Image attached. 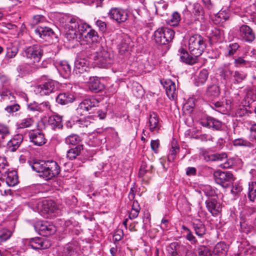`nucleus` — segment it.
Segmentation results:
<instances>
[{
	"label": "nucleus",
	"instance_id": "4be33fe9",
	"mask_svg": "<svg viewBox=\"0 0 256 256\" xmlns=\"http://www.w3.org/2000/svg\"><path fill=\"white\" fill-rule=\"evenodd\" d=\"M23 140V136L21 134L15 135L7 144V147L9 150L16 151L20 146Z\"/></svg>",
	"mask_w": 256,
	"mask_h": 256
},
{
	"label": "nucleus",
	"instance_id": "6e6d98bb",
	"mask_svg": "<svg viewBox=\"0 0 256 256\" xmlns=\"http://www.w3.org/2000/svg\"><path fill=\"white\" fill-rule=\"evenodd\" d=\"M20 109V105L17 104H14L6 106L5 108V110L8 113L12 114L18 111Z\"/></svg>",
	"mask_w": 256,
	"mask_h": 256
},
{
	"label": "nucleus",
	"instance_id": "052dcab7",
	"mask_svg": "<svg viewBox=\"0 0 256 256\" xmlns=\"http://www.w3.org/2000/svg\"><path fill=\"white\" fill-rule=\"evenodd\" d=\"M50 110V105L48 102H44L41 104H39V112H44Z\"/></svg>",
	"mask_w": 256,
	"mask_h": 256
},
{
	"label": "nucleus",
	"instance_id": "b1692460",
	"mask_svg": "<svg viewBox=\"0 0 256 256\" xmlns=\"http://www.w3.org/2000/svg\"><path fill=\"white\" fill-rule=\"evenodd\" d=\"M88 88L91 91L98 92L104 88V86L100 83L98 77H90L88 82Z\"/></svg>",
	"mask_w": 256,
	"mask_h": 256
},
{
	"label": "nucleus",
	"instance_id": "a211bd4d",
	"mask_svg": "<svg viewBox=\"0 0 256 256\" xmlns=\"http://www.w3.org/2000/svg\"><path fill=\"white\" fill-rule=\"evenodd\" d=\"M207 209L212 216H216L220 213V208L216 198H208L206 201Z\"/></svg>",
	"mask_w": 256,
	"mask_h": 256
},
{
	"label": "nucleus",
	"instance_id": "5fc2aeb1",
	"mask_svg": "<svg viewBox=\"0 0 256 256\" xmlns=\"http://www.w3.org/2000/svg\"><path fill=\"white\" fill-rule=\"evenodd\" d=\"M10 130L8 126L0 124V138L4 139L10 134Z\"/></svg>",
	"mask_w": 256,
	"mask_h": 256
},
{
	"label": "nucleus",
	"instance_id": "393cba45",
	"mask_svg": "<svg viewBox=\"0 0 256 256\" xmlns=\"http://www.w3.org/2000/svg\"><path fill=\"white\" fill-rule=\"evenodd\" d=\"M149 129L150 132H158L160 128L159 119L158 115L152 112L150 114L149 118Z\"/></svg>",
	"mask_w": 256,
	"mask_h": 256
},
{
	"label": "nucleus",
	"instance_id": "72a5a7b5",
	"mask_svg": "<svg viewBox=\"0 0 256 256\" xmlns=\"http://www.w3.org/2000/svg\"><path fill=\"white\" fill-rule=\"evenodd\" d=\"M83 149L82 145H78L74 148L69 150L66 154L67 158L70 160L75 159L80 154L81 150Z\"/></svg>",
	"mask_w": 256,
	"mask_h": 256
},
{
	"label": "nucleus",
	"instance_id": "c03bdc74",
	"mask_svg": "<svg viewBox=\"0 0 256 256\" xmlns=\"http://www.w3.org/2000/svg\"><path fill=\"white\" fill-rule=\"evenodd\" d=\"M81 138L79 136L76 134H72L68 136L65 139V142L67 144L76 145L80 142Z\"/></svg>",
	"mask_w": 256,
	"mask_h": 256
},
{
	"label": "nucleus",
	"instance_id": "3c124183",
	"mask_svg": "<svg viewBox=\"0 0 256 256\" xmlns=\"http://www.w3.org/2000/svg\"><path fill=\"white\" fill-rule=\"evenodd\" d=\"M66 30V36L69 40L76 38L78 36L77 30L72 29H65Z\"/></svg>",
	"mask_w": 256,
	"mask_h": 256
},
{
	"label": "nucleus",
	"instance_id": "1a4fd4ad",
	"mask_svg": "<svg viewBox=\"0 0 256 256\" xmlns=\"http://www.w3.org/2000/svg\"><path fill=\"white\" fill-rule=\"evenodd\" d=\"M99 102L95 98L86 99L80 104L76 110L78 114H82L84 112L92 113L98 106Z\"/></svg>",
	"mask_w": 256,
	"mask_h": 256
},
{
	"label": "nucleus",
	"instance_id": "20e7f679",
	"mask_svg": "<svg viewBox=\"0 0 256 256\" xmlns=\"http://www.w3.org/2000/svg\"><path fill=\"white\" fill-rule=\"evenodd\" d=\"M94 60L98 67L106 68L113 62V56L107 50L102 49L96 52Z\"/></svg>",
	"mask_w": 256,
	"mask_h": 256
},
{
	"label": "nucleus",
	"instance_id": "f03ea898",
	"mask_svg": "<svg viewBox=\"0 0 256 256\" xmlns=\"http://www.w3.org/2000/svg\"><path fill=\"white\" fill-rule=\"evenodd\" d=\"M206 47V40L200 34H196L188 39V50L190 54L195 56H199Z\"/></svg>",
	"mask_w": 256,
	"mask_h": 256
},
{
	"label": "nucleus",
	"instance_id": "f3484780",
	"mask_svg": "<svg viewBox=\"0 0 256 256\" xmlns=\"http://www.w3.org/2000/svg\"><path fill=\"white\" fill-rule=\"evenodd\" d=\"M38 207L44 212H56L58 206L55 202L52 200H44L38 204Z\"/></svg>",
	"mask_w": 256,
	"mask_h": 256
},
{
	"label": "nucleus",
	"instance_id": "58836bf2",
	"mask_svg": "<svg viewBox=\"0 0 256 256\" xmlns=\"http://www.w3.org/2000/svg\"><path fill=\"white\" fill-rule=\"evenodd\" d=\"M79 22L80 21L74 18H68L64 28L65 29L69 28L77 30Z\"/></svg>",
	"mask_w": 256,
	"mask_h": 256
},
{
	"label": "nucleus",
	"instance_id": "c85d7f7f",
	"mask_svg": "<svg viewBox=\"0 0 256 256\" xmlns=\"http://www.w3.org/2000/svg\"><path fill=\"white\" fill-rule=\"evenodd\" d=\"M74 100V96L69 93L60 94L56 98V102L62 105L71 103Z\"/></svg>",
	"mask_w": 256,
	"mask_h": 256
},
{
	"label": "nucleus",
	"instance_id": "4c0bfd02",
	"mask_svg": "<svg viewBox=\"0 0 256 256\" xmlns=\"http://www.w3.org/2000/svg\"><path fill=\"white\" fill-rule=\"evenodd\" d=\"M208 76V72L206 70H202L200 72L196 80V84L200 86L204 84L206 81Z\"/></svg>",
	"mask_w": 256,
	"mask_h": 256
},
{
	"label": "nucleus",
	"instance_id": "69168bd1",
	"mask_svg": "<svg viewBox=\"0 0 256 256\" xmlns=\"http://www.w3.org/2000/svg\"><path fill=\"white\" fill-rule=\"evenodd\" d=\"M160 146V141L158 140H152L150 142V147L156 153L158 152V149Z\"/></svg>",
	"mask_w": 256,
	"mask_h": 256
},
{
	"label": "nucleus",
	"instance_id": "bb28decb",
	"mask_svg": "<svg viewBox=\"0 0 256 256\" xmlns=\"http://www.w3.org/2000/svg\"><path fill=\"white\" fill-rule=\"evenodd\" d=\"M78 250L76 246L72 243H68L64 248L62 256H78Z\"/></svg>",
	"mask_w": 256,
	"mask_h": 256
},
{
	"label": "nucleus",
	"instance_id": "4d7b16f0",
	"mask_svg": "<svg viewBox=\"0 0 256 256\" xmlns=\"http://www.w3.org/2000/svg\"><path fill=\"white\" fill-rule=\"evenodd\" d=\"M214 104L216 111L222 114H226L227 112L226 109L225 108L224 104L222 102H217L214 103Z\"/></svg>",
	"mask_w": 256,
	"mask_h": 256
},
{
	"label": "nucleus",
	"instance_id": "4468645a",
	"mask_svg": "<svg viewBox=\"0 0 256 256\" xmlns=\"http://www.w3.org/2000/svg\"><path fill=\"white\" fill-rule=\"evenodd\" d=\"M51 246L50 242L46 239L35 238L30 240L28 246L34 250H44L49 248Z\"/></svg>",
	"mask_w": 256,
	"mask_h": 256
},
{
	"label": "nucleus",
	"instance_id": "c756f323",
	"mask_svg": "<svg viewBox=\"0 0 256 256\" xmlns=\"http://www.w3.org/2000/svg\"><path fill=\"white\" fill-rule=\"evenodd\" d=\"M48 124L51 126L53 129L61 128L63 126L62 117L56 114L51 116L48 118Z\"/></svg>",
	"mask_w": 256,
	"mask_h": 256
},
{
	"label": "nucleus",
	"instance_id": "37998d69",
	"mask_svg": "<svg viewBox=\"0 0 256 256\" xmlns=\"http://www.w3.org/2000/svg\"><path fill=\"white\" fill-rule=\"evenodd\" d=\"M88 61L84 58H78L75 61L74 66L76 69L79 70L78 72L82 73L87 68Z\"/></svg>",
	"mask_w": 256,
	"mask_h": 256
},
{
	"label": "nucleus",
	"instance_id": "6e6552de",
	"mask_svg": "<svg viewBox=\"0 0 256 256\" xmlns=\"http://www.w3.org/2000/svg\"><path fill=\"white\" fill-rule=\"evenodd\" d=\"M34 228L36 232L44 236L52 234L56 231L54 225L45 221H37L34 224Z\"/></svg>",
	"mask_w": 256,
	"mask_h": 256
},
{
	"label": "nucleus",
	"instance_id": "09e8293b",
	"mask_svg": "<svg viewBox=\"0 0 256 256\" xmlns=\"http://www.w3.org/2000/svg\"><path fill=\"white\" fill-rule=\"evenodd\" d=\"M34 123V120L32 118H26L22 120L18 124V128H24L30 127Z\"/></svg>",
	"mask_w": 256,
	"mask_h": 256
},
{
	"label": "nucleus",
	"instance_id": "5701e85b",
	"mask_svg": "<svg viewBox=\"0 0 256 256\" xmlns=\"http://www.w3.org/2000/svg\"><path fill=\"white\" fill-rule=\"evenodd\" d=\"M57 68L64 78H68L71 73V66L66 61H62L57 64Z\"/></svg>",
	"mask_w": 256,
	"mask_h": 256
},
{
	"label": "nucleus",
	"instance_id": "de8ad7c7",
	"mask_svg": "<svg viewBox=\"0 0 256 256\" xmlns=\"http://www.w3.org/2000/svg\"><path fill=\"white\" fill-rule=\"evenodd\" d=\"M197 252L198 256H211L212 254L210 249L204 246H200L198 247Z\"/></svg>",
	"mask_w": 256,
	"mask_h": 256
},
{
	"label": "nucleus",
	"instance_id": "39448f33",
	"mask_svg": "<svg viewBox=\"0 0 256 256\" xmlns=\"http://www.w3.org/2000/svg\"><path fill=\"white\" fill-rule=\"evenodd\" d=\"M24 56L30 60L32 62H38L40 61L42 55L43 50L38 44H34L26 47L23 52Z\"/></svg>",
	"mask_w": 256,
	"mask_h": 256
},
{
	"label": "nucleus",
	"instance_id": "f8f14e48",
	"mask_svg": "<svg viewBox=\"0 0 256 256\" xmlns=\"http://www.w3.org/2000/svg\"><path fill=\"white\" fill-rule=\"evenodd\" d=\"M0 173L6 177V182L8 186H12L17 184L18 178L16 172L12 170L7 172V169L5 168L4 164H0Z\"/></svg>",
	"mask_w": 256,
	"mask_h": 256
},
{
	"label": "nucleus",
	"instance_id": "9d476101",
	"mask_svg": "<svg viewBox=\"0 0 256 256\" xmlns=\"http://www.w3.org/2000/svg\"><path fill=\"white\" fill-rule=\"evenodd\" d=\"M160 83L165 88L166 95L169 98L172 100H176L178 92L175 83L170 79L161 80Z\"/></svg>",
	"mask_w": 256,
	"mask_h": 256
},
{
	"label": "nucleus",
	"instance_id": "dca6fc26",
	"mask_svg": "<svg viewBox=\"0 0 256 256\" xmlns=\"http://www.w3.org/2000/svg\"><path fill=\"white\" fill-rule=\"evenodd\" d=\"M29 137L30 141L34 144L41 146L45 144L46 141L44 134L40 131L33 130L29 133Z\"/></svg>",
	"mask_w": 256,
	"mask_h": 256
},
{
	"label": "nucleus",
	"instance_id": "f704fd0d",
	"mask_svg": "<svg viewBox=\"0 0 256 256\" xmlns=\"http://www.w3.org/2000/svg\"><path fill=\"white\" fill-rule=\"evenodd\" d=\"M180 148L178 146L176 142H172V148L170 150V153L168 156V160L170 162H172L176 158V154L178 152Z\"/></svg>",
	"mask_w": 256,
	"mask_h": 256
},
{
	"label": "nucleus",
	"instance_id": "13d9d810",
	"mask_svg": "<svg viewBox=\"0 0 256 256\" xmlns=\"http://www.w3.org/2000/svg\"><path fill=\"white\" fill-rule=\"evenodd\" d=\"M239 48L240 46L238 43L234 42L230 44V45L228 46V56H232L234 54H235V52Z\"/></svg>",
	"mask_w": 256,
	"mask_h": 256
},
{
	"label": "nucleus",
	"instance_id": "e2e57ef3",
	"mask_svg": "<svg viewBox=\"0 0 256 256\" xmlns=\"http://www.w3.org/2000/svg\"><path fill=\"white\" fill-rule=\"evenodd\" d=\"M234 63L236 66H245L248 62L244 59L242 57L240 56L234 60Z\"/></svg>",
	"mask_w": 256,
	"mask_h": 256
},
{
	"label": "nucleus",
	"instance_id": "bf43d9fd",
	"mask_svg": "<svg viewBox=\"0 0 256 256\" xmlns=\"http://www.w3.org/2000/svg\"><path fill=\"white\" fill-rule=\"evenodd\" d=\"M90 118L88 117L86 118L80 119L78 122L81 127H88L90 125L92 122L90 120Z\"/></svg>",
	"mask_w": 256,
	"mask_h": 256
},
{
	"label": "nucleus",
	"instance_id": "338daca9",
	"mask_svg": "<svg viewBox=\"0 0 256 256\" xmlns=\"http://www.w3.org/2000/svg\"><path fill=\"white\" fill-rule=\"evenodd\" d=\"M205 194L208 197H213L215 195V192L210 186H206L204 190Z\"/></svg>",
	"mask_w": 256,
	"mask_h": 256
},
{
	"label": "nucleus",
	"instance_id": "79ce46f5",
	"mask_svg": "<svg viewBox=\"0 0 256 256\" xmlns=\"http://www.w3.org/2000/svg\"><path fill=\"white\" fill-rule=\"evenodd\" d=\"M248 198L252 202L256 200V182H252L249 184Z\"/></svg>",
	"mask_w": 256,
	"mask_h": 256
},
{
	"label": "nucleus",
	"instance_id": "ddd939ff",
	"mask_svg": "<svg viewBox=\"0 0 256 256\" xmlns=\"http://www.w3.org/2000/svg\"><path fill=\"white\" fill-rule=\"evenodd\" d=\"M108 16L111 19L118 23H121L127 20L128 12L120 8H113L109 12Z\"/></svg>",
	"mask_w": 256,
	"mask_h": 256
},
{
	"label": "nucleus",
	"instance_id": "2eb2a0df",
	"mask_svg": "<svg viewBox=\"0 0 256 256\" xmlns=\"http://www.w3.org/2000/svg\"><path fill=\"white\" fill-rule=\"evenodd\" d=\"M166 250L170 256H181L186 251V248L178 242H174L167 246Z\"/></svg>",
	"mask_w": 256,
	"mask_h": 256
},
{
	"label": "nucleus",
	"instance_id": "2f4dec72",
	"mask_svg": "<svg viewBox=\"0 0 256 256\" xmlns=\"http://www.w3.org/2000/svg\"><path fill=\"white\" fill-rule=\"evenodd\" d=\"M14 228V226L10 229L0 226V241L5 242L8 240L12 236Z\"/></svg>",
	"mask_w": 256,
	"mask_h": 256
},
{
	"label": "nucleus",
	"instance_id": "aec40b11",
	"mask_svg": "<svg viewBox=\"0 0 256 256\" xmlns=\"http://www.w3.org/2000/svg\"><path fill=\"white\" fill-rule=\"evenodd\" d=\"M179 52L180 53V58L182 62L190 65H192L197 62L198 56L190 55L187 51L182 48H180Z\"/></svg>",
	"mask_w": 256,
	"mask_h": 256
},
{
	"label": "nucleus",
	"instance_id": "423d86ee",
	"mask_svg": "<svg viewBox=\"0 0 256 256\" xmlns=\"http://www.w3.org/2000/svg\"><path fill=\"white\" fill-rule=\"evenodd\" d=\"M58 88V83L54 80H49L42 84L35 87L34 92L41 96H46L54 92Z\"/></svg>",
	"mask_w": 256,
	"mask_h": 256
},
{
	"label": "nucleus",
	"instance_id": "7c9ffc66",
	"mask_svg": "<svg viewBox=\"0 0 256 256\" xmlns=\"http://www.w3.org/2000/svg\"><path fill=\"white\" fill-rule=\"evenodd\" d=\"M98 34L94 30L90 28V30L84 36V39L88 42H96L98 40Z\"/></svg>",
	"mask_w": 256,
	"mask_h": 256
},
{
	"label": "nucleus",
	"instance_id": "412c9836",
	"mask_svg": "<svg viewBox=\"0 0 256 256\" xmlns=\"http://www.w3.org/2000/svg\"><path fill=\"white\" fill-rule=\"evenodd\" d=\"M192 226L195 234L200 238H202L206 234V226L200 220H194Z\"/></svg>",
	"mask_w": 256,
	"mask_h": 256
},
{
	"label": "nucleus",
	"instance_id": "a18cd8bd",
	"mask_svg": "<svg viewBox=\"0 0 256 256\" xmlns=\"http://www.w3.org/2000/svg\"><path fill=\"white\" fill-rule=\"evenodd\" d=\"M233 144L234 146H243L248 148L253 147V144L251 142L242 138H238L234 140L233 142Z\"/></svg>",
	"mask_w": 256,
	"mask_h": 256
},
{
	"label": "nucleus",
	"instance_id": "f257e3e1",
	"mask_svg": "<svg viewBox=\"0 0 256 256\" xmlns=\"http://www.w3.org/2000/svg\"><path fill=\"white\" fill-rule=\"evenodd\" d=\"M32 168L46 180L52 179L58 176L60 172L58 163L53 160L35 162L32 166Z\"/></svg>",
	"mask_w": 256,
	"mask_h": 256
},
{
	"label": "nucleus",
	"instance_id": "774afa93",
	"mask_svg": "<svg viewBox=\"0 0 256 256\" xmlns=\"http://www.w3.org/2000/svg\"><path fill=\"white\" fill-rule=\"evenodd\" d=\"M96 26L99 28L100 30L104 32L106 29V24L105 22L100 20H98L96 22Z\"/></svg>",
	"mask_w": 256,
	"mask_h": 256
},
{
	"label": "nucleus",
	"instance_id": "603ef678",
	"mask_svg": "<svg viewBox=\"0 0 256 256\" xmlns=\"http://www.w3.org/2000/svg\"><path fill=\"white\" fill-rule=\"evenodd\" d=\"M182 228L184 230L188 232V234L186 236V238L192 244H196L197 242V240L190 230L185 226H182Z\"/></svg>",
	"mask_w": 256,
	"mask_h": 256
},
{
	"label": "nucleus",
	"instance_id": "8fccbe9b",
	"mask_svg": "<svg viewBox=\"0 0 256 256\" xmlns=\"http://www.w3.org/2000/svg\"><path fill=\"white\" fill-rule=\"evenodd\" d=\"M88 28H91V26L86 23L80 22L77 29L78 34L83 38V34L86 31Z\"/></svg>",
	"mask_w": 256,
	"mask_h": 256
},
{
	"label": "nucleus",
	"instance_id": "e433bc0d",
	"mask_svg": "<svg viewBox=\"0 0 256 256\" xmlns=\"http://www.w3.org/2000/svg\"><path fill=\"white\" fill-rule=\"evenodd\" d=\"M220 94V89L218 86L212 84L208 87L206 94L210 97H218Z\"/></svg>",
	"mask_w": 256,
	"mask_h": 256
},
{
	"label": "nucleus",
	"instance_id": "473e14b6",
	"mask_svg": "<svg viewBox=\"0 0 256 256\" xmlns=\"http://www.w3.org/2000/svg\"><path fill=\"white\" fill-rule=\"evenodd\" d=\"M0 96L4 100H10L12 102L15 98L11 90L4 86L0 87Z\"/></svg>",
	"mask_w": 256,
	"mask_h": 256
},
{
	"label": "nucleus",
	"instance_id": "c9c22d12",
	"mask_svg": "<svg viewBox=\"0 0 256 256\" xmlns=\"http://www.w3.org/2000/svg\"><path fill=\"white\" fill-rule=\"evenodd\" d=\"M130 40L129 38H126L122 40L120 44L118 45L119 52L121 54H124L126 52H128L130 48Z\"/></svg>",
	"mask_w": 256,
	"mask_h": 256
},
{
	"label": "nucleus",
	"instance_id": "49530a36",
	"mask_svg": "<svg viewBox=\"0 0 256 256\" xmlns=\"http://www.w3.org/2000/svg\"><path fill=\"white\" fill-rule=\"evenodd\" d=\"M181 18L180 14L178 12H175L172 15V17L169 20V24L172 26H177Z\"/></svg>",
	"mask_w": 256,
	"mask_h": 256
},
{
	"label": "nucleus",
	"instance_id": "6ab92c4d",
	"mask_svg": "<svg viewBox=\"0 0 256 256\" xmlns=\"http://www.w3.org/2000/svg\"><path fill=\"white\" fill-rule=\"evenodd\" d=\"M200 124L204 126L212 128L216 130H221L222 126V123L220 121L210 116L202 120Z\"/></svg>",
	"mask_w": 256,
	"mask_h": 256
},
{
	"label": "nucleus",
	"instance_id": "0eeeda50",
	"mask_svg": "<svg viewBox=\"0 0 256 256\" xmlns=\"http://www.w3.org/2000/svg\"><path fill=\"white\" fill-rule=\"evenodd\" d=\"M216 182L224 188H228L234 180L233 174L230 172L217 170L214 173Z\"/></svg>",
	"mask_w": 256,
	"mask_h": 256
},
{
	"label": "nucleus",
	"instance_id": "9b49d317",
	"mask_svg": "<svg viewBox=\"0 0 256 256\" xmlns=\"http://www.w3.org/2000/svg\"><path fill=\"white\" fill-rule=\"evenodd\" d=\"M238 34L242 40L248 42H253L256 38L254 30L246 24H242L240 27Z\"/></svg>",
	"mask_w": 256,
	"mask_h": 256
},
{
	"label": "nucleus",
	"instance_id": "a19ab883",
	"mask_svg": "<svg viewBox=\"0 0 256 256\" xmlns=\"http://www.w3.org/2000/svg\"><path fill=\"white\" fill-rule=\"evenodd\" d=\"M247 74L242 72L234 71L232 82L234 84H238L244 80Z\"/></svg>",
	"mask_w": 256,
	"mask_h": 256
},
{
	"label": "nucleus",
	"instance_id": "7ed1b4c3",
	"mask_svg": "<svg viewBox=\"0 0 256 256\" xmlns=\"http://www.w3.org/2000/svg\"><path fill=\"white\" fill-rule=\"evenodd\" d=\"M174 30L166 27L158 28L154 32V37L155 42L160 44H166L171 42L174 36Z\"/></svg>",
	"mask_w": 256,
	"mask_h": 256
},
{
	"label": "nucleus",
	"instance_id": "cd10ccee",
	"mask_svg": "<svg viewBox=\"0 0 256 256\" xmlns=\"http://www.w3.org/2000/svg\"><path fill=\"white\" fill-rule=\"evenodd\" d=\"M34 32L36 35L44 39L46 38L47 36H52L54 34L52 30L46 26H38L34 30Z\"/></svg>",
	"mask_w": 256,
	"mask_h": 256
},
{
	"label": "nucleus",
	"instance_id": "0e129e2a",
	"mask_svg": "<svg viewBox=\"0 0 256 256\" xmlns=\"http://www.w3.org/2000/svg\"><path fill=\"white\" fill-rule=\"evenodd\" d=\"M202 142L213 141L214 138L208 134H202L198 138Z\"/></svg>",
	"mask_w": 256,
	"mask_h": 256
},
{
	"label": "nucleus",
	"instance_id": "a878e982",
	"mask_svg": "<svg viewBox=\"0 0 256 256\" xmlns=\"http://www.w3.org/2000/svg\"><path fill=\"white\" fill-rule=\"evenodd\" d=\"M230 66V64H225L220 72V75L224 80L231 82L234 71Z\"/></svg>",
	"mask_w": 256,
	"mask_h": 256
},
{
	"label": "nucleus",
	"instance_id": "680f3d73",
	"mask_svg": "<svg viewBox=\"0 0 256 256\" xmlns=\"http://www.w3.org/2000/svg\"><path fill=\"white\" fill-rule=\"evenodd\" d=\"M18 52V49L16 48H12L8 50L6 53V56L8 58H12L16 55Z\"/></svg>",
	"mask_w": 256,
	"mask_h": 256
},
{
	"label": "nucleus",
	"instance_id": "864d4df0",
	"mask_svg": "<svg viewBox=\"0 0 256 256\" xmlns=\"http://www.w3.org/2000/svg\"><path fill=\"white\" fill-rule=\"evenodd\" d=\"M211 34V37L213 40H218L222 38L224 32L219 29L214 28L212 30Z\"/></svg>",
	"mask_w": 256,
	"mask_h": 256
},
{
	"label": "nucleus",
	"instance_id": "ea45409f",
	"mask_svg": "<svg viewBox=\"0 0 256 256\" xmlns=\"http://www.w3.org/2000/svg\"><path fill=\"white\" fill-rule=\"evenodd\" d=\"M192 12L194 14L197 20H199L200 18L202 19L204 18V12L203 8L198 4H196L194 5Z\"/></svg>",
	"mask_w": 256,
	"mask_h": 256
}]
</instances>
